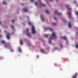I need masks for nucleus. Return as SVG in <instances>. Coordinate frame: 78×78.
Segmentation results:
<instances>
[{
    "mask_svg": "<svg viewBox=\"0 0 78 78\" xmlns=\"http://www.w3.org/2000/svg\"><path fill=\"white\" fill-rule=\"evenodd\" d=\"M54 19H55V20H56V17H54Z\"/></svg>",
    "mask_w": 78,
    "mask_h": 78,
    "instance_id": "a878e982",
    "label": "nucleus"
},
{
    "mask_svg": "<svg viewBox=\"0 0 78 78\" xmlns=\"http://www.w3.org/2000/svg\"><path fill=\"white\" fill-rule=\"evenodd\" d=\"M35 5H37V2H35Z\"/></svg>",
    "mask_w": 78,
    "mask_h": 78,
    "instance_id": "b1692460",
    "label": "nucleus"
},
{
    "mask_svg": "<svg viewBox=\"0 0 78 78\" xmlns=\"http://www.w3.org/2000/svg\"><path fill=\"white\" fill-rule=\"evenodd\" d=\"M27 35L28 36H29V37H30V36H31V35H30V34L29 33L27 34Z\"/></svg>",
    "mask_w": 78,
    "mask_h": 78,
    "instance_id": "2eb2a0df",
    "label": "nucleus"
},
{
    "mask_svg": "<svg viewBox=\"0 0 78 78\" xmlns=\"http://www.w3.org/2000/svg\"><path fill=\"white\" fill-rule=\"evenodd\" d=\"M7 38L8 39H9L10 37H9V34L8 33V34L7 35Z\"/></svg>",
    "mask_w": 78,
    "mask_h": 78,
    "instance_id": "20e7f679",
    "label": "nucleus"
},
{
    "mask_svg": "<svg viewBox=\"0 0 78 78\" xmlns=\"http://www.w3.org/2000/svg\"><path fill=\"white\" fill-rule=\"evenodd\" d=\"M20 44L21 45H22L23 44V42H22V40H20Z\"/></svg>",
    "mask_w": 78,
    "mask_h": 78,
    "instance_id": "9d476101",
    "label": "nucleus"
},
{
    "mask_svg": "<svg viewBox=\"0 0 78 78\" xmlns=\"http://www.w3.org/2000/svg\"><path fill=\"white\" fill-rule=\"evenodd\" d=\"M14 22V20H12V23H13Z\"/></svg>",
    "mask_w": 78,
    "mask_h": 78,
    "instance_id": "bb28decb",
    "label": "nucleus"
},
{
    "mask_svg": "<svg viewBox=\"0 0 78 78\" xmlns=\"http://www.w3.org/2000/svg\"><path fill=\"white\" fill-rule=\"evenodd\" d=\"M48 36V35H45V36L46 37H47Z\"/></svg>",
    "mask_w": 78,
    "mask_h": 78,
    "instance_id": "393cba45",
    "label": "nucleus"
},
{
    "mask_svg": "<svg viewBox=\"0 0 78 78\" xmlns=\"http://www.w3.org/2000/svg\"><path fill=\"white\" fill-rule=\"evenodd\" d=\"M49 0V1H51V0Z\"/></svg>",
    "mask_w": 78,
    "mask_h": 78,
    "instance_id": "ea45409f",
    "label": "nucleus"
},
{
    "mask_svg": "<svg viewBox=\"0 0 78 78\" xmlns=\"http://www.w3.org/2000/svg\"><path fill=\"white\" fill-rule=\"evenodd\" d=\"M1 24H2V22L1 21H0V25Z\"/></svg>",
    "mask_w": 78,
    "mask_h": 78,
    "instance_id": "7c9ffc66",
    "label": "nucleus"
},
{
    "mask_svg": "<svg viewBox=\"0 0 78 78\" xmlns=\"http://www.w3.org/2000/svg\"><path fill=\"white\" fill-rule=\"evenodd\" d=\"M28 23L29 25H32V23H31L30 21H28Z\"/></svg>",
    "mask_w": 78,
    "mask_h": 78,
    "instance_id": "9b49d317",
    "label": "nucleus"
},
{
    "mask_svg": "<svg viewBox=\"0 0 78 78\" xmlns=\"http://www.w3.org/2000/svg\"><path fill=\"white\" fill-rule=\"evenodd\" d=\"M2 43L3 44H5V41H4L2 40Z\"/></svg>",
    "mask_w": 78,
    "mask_h": 78,
    "instance_id": "a211bd4d",
    "label": "nucleus"
},
{
    "mask_svg": "<svg viewBox=\"0 0 78 78\" xmlns=\"http://www.w3.org/2000/svg\"><path fill=\"white\" fill-rule=\"evenodd\" d=\"M23 11H25V12H27L28 10L25 9H24Z\"/></svg>",
    "mask_w": 78,
    "mask_h": 78,
    "instance_id": "dca6fc26",
    "label": "nucleus"
},
{
    "mask_svg": "<svg viewBox=\"0 0 78 78\" xmlns=\"http://www.w3.org/2000/svg\"><path fill=\"white\" fill-rule=\"evenodd\" d=\"M4 46H5V47H6V45L5 44V45H4Z\"/></svg>",
    "mask_w": 78,
    "mask_h": 78,
    "instance_id": "e433bc0d",
    "label": "nucleus"
},
{
    "mask_svg": "<svg viewBox=\"0 0 78 78\" xmlns=\"http://www.w3.org/2000/svg\"><path fill=\"white\" fill-rule=\"evenodd\" d=\"M66 8H68V9H69V10H72V9H71V8H69V5H66Z\"/></svg>",
    "mask_w": 78,
    "mask_h": 78,
    "instance_id": "39448f33",
    "label": "nucleus"
},
{
    "mask_svg": "<svg viewBox=\"0 0 78 78\" xmlns=\"http://www.w3.org/2000/svg\"><path fill=\"white\" fill-rule=\"evenodd\" d=\"M52 25H54V26L56 25H57V23H52Z\"/></svg>",
    "mask_w": 78,
    "mask_h": 78,
    "instance_id": "ddd939ff",
    "label": "nucleus"
},
{
    "mask_svg": "<svg viewBox=\"0 0 78 78\" xmlns=\"http://www.w3.org/2000/svg\"><path fill=\"white\" fill-rule=\"evenodd\" d=\"M75 13L77 15V16H78V12H76Z\"/></svg>",
    "mask_w": 78,
    "mask_h": 78,
    "instance_id": "412c9836",
    "label": "nucleus"
},
{
    "mask_svg": "<svg viewBox=\"0 0 78 78\" xmlns=\"http://www.w3.org/2000/svg\"><path fill=\"white\" fill-rule=\"evenodd\" d=\"M78 75L77 73L75 74V75L73 76V78H76V76Z\"/></svg>",
    "mask_w": 78,
    "mask_h": 78,
    "instance_id": "423d86ee",
    "label": "nucleus"
},
{
    "mask_svg": "<svg viewBox=\"0 0 78 78\" xmlns=\"http://www.w3.org/2000/svg\"><path fill=\"white\" fill-rule=\"evenodd\" d=\"M31 30L33 34H35V33H36V29H35V27L34 26L32 25V28Z\"/></svg>",
    "mask_w": 78,
    "mask_h": 78,
    "instance_id": "f03ea898",
    "label": "nucleus"
},
{
    "mask_svg": "<svg viewBox=\"0 0 78 78\" xmlns=\"http://www.w3.org/2000/svg\"><path fill=\"white\" fill-rule=\"evenodd\" d=\"M18 50H19V52H22V50H21V49H20V47L19 48Z\"/></svg>",
    "mask_w": 78,
    "mask_h": 78,
    "instance_id": "1a4fd4ad",
    "label": "nucleus"
},
{
    "mask_svg": "<svg viewBox=\"0 0 78 78\" xmlns=\"http://www.w3.org/2000/svg\"><path fill=\"white\" fill-rule=\"evenodd\" d=\"M37 58H39V56L37 55Z\"/></svg>",
    "mask_w": 78,
    "mask_h": 78,
    "instance_id": "72a5a7b5",
    "label": "nucleus"
},
{
    "mask_svg": "<svg viewBox=\"0 0 78 78\" xmlns=\"http://www.w3.org/2000/svg\"><path fill=\"white\" fill-rule=\"evenodd\" d=\"M26 31H28V29H27L26 30Z\"/></svg>",
    "mask_w": 78,
    "mask_h": 78,
    "instance_id": "c85d7f7f",
    "label": "nucleus"
},
{
    "mask_svg": "<svg viewBox=\"0 0 78 78\" xmlns=\"http://www.w3.org/2000/svg\"><path fill=\"white\" fill-rule=\"evenodd\" d=\"M41 52H44L45 53V51H44V49H41Z\"/></svg>",
    "mask_w": 78,
    "mask_h": 78,
    "instance_id": "f8f14e48",
    "label": "nucleus"
},
{
    "mask_svg": "<svg viewBox=\"0 0 78 78\" xmlns=\"http://www.w3.org/2000/svg\"><path fill=\"white\" fill-rule=\"evenodd\" d=\"M14 51V50L13 49H11V51Z\"/></svg>",
    "mask_w": 78,
    "mask_h": 78,
    "instance_id": "c756f323",
    "label": "nucleus"
},
{
    "mask_svg": "<svg viewBox=\"0 0 78 78\" xmlns=\"http://www.w3.org/2000/svg\"><path fill=\"white\" fill-rule=\"evenodd\" d=\"M34 0H30L31 2H33V1H34Z\"/></svg>",
    "mask_w": 78,
    "mask_h": 78,
    "instance_id": "cd10ccee",
    "label": "nucleus"
},
{
    "mask_svg": "<svg viewBox=\"0 0 78 78\" xmlns=\"http://www.w3.org/2000/svg\"><path fill=\"white\" fill-rule=\"evenodd\" d=\"M5 33H6V30H5Z\"/></svg>",
    "mask_w": 78,
    "mask_h": 78,
    "instance_id": "4c0bfd02",
    "label": "nucleus"
},
{
    "mask_svg": "<svg viewBox=\"0 0 78 78\" xmlns=\"http://www.w3.org/2000/svg\"><path fill=\"white\" fill-rule=\"evenodd\" d=\"M45 12L46 13H47V14L49 13V11H48V10H45Z\"/></svg>",
    "mask_w": 78,
    "mask_h": 78,
    "instance_id": "4468645a",
    "label": "nucleus"
},
{
    "mask_svg": "<svg viewBox=\"0 0 78 78\" xmlns=\"http://www.w3.org/2000/svg\"><path fill=\"white\" fill-rule=\"evenodd\" d=\"M2 3L3 5H6V2L5 1L3 2Z\"/></svg>",
    "mask_w": 78,
    "mask_h": 78,
    "instance_id": "f3484780",
    "label": "nucleus"
},
{
    "mask_svg": "<svg viewBox=\"0 0 78 78\" xmlns=\"http://www.w3.org/2000/svg\"><path fill=\"white\" fill-rule=\"evenodd\" d=\"M75 3H76V1H74Z\"/></svg>",
    "mask_w": 78,
    "mask_h": 78,
    "instance_id": "58836bf2",
    "label": "nucleus"
},
{
    "mask_svg": "<svg viewBox=\"0 0 78 78\" xmlns=\"http://www.w3.org/2000/svg\"><path fill=\"white\" fill-rule=\"evenodd\" d=\"M49 30H50V31H53V29H51L50 28H49Z\"/></svg>",
    "mask_w": 78,
    "mask_h": 78,
    "instance_id": "aec40b11",
    "label": "nucleus"
},
{
    "mask_svg": "<svg viewBox=\"0 0 78 78\" xmlns=\"http://www.w3.org/2000/svg\"><path fill=\"white\" fill-rule=\"evenodd\" d=\"M62 38L63 39H65V41H67V38H66V37H62Z\"/></svg>",
    "mask_w": 78,
    "mask_h": 78,
    "instance_id": "0eeeda50",
    "label": "nucleus"
},
{
    "mask_svg": "<svg viewBox=\"0 0 78 78\" xmlns=\"http://www.w3.org/2000/svg\"><path fill=\"white\" fill-rule=\"evenodd\" d=\"M56 1H58V0H56Z\"/></svg>",
    "mask_w": 78,
    "mask_h": 78,
    "instance_id": "a19ab883",
    "label": "nucleus"
},
{
    "mask_svg": "<svg viewBox=\"0 0 78 78\" xmlns=\"http://www.w3.org/2000/svg\"><path fill=\"white\" fill-rule=\"evenodd\" d=\"M68 26L69 28H71V23H69L68 24Z\"/></svg>",
    "mask_w": 78,
    "mask_h": 78,
    "instance_id": "6e6552de",
    "label": "nucleus"
},
{
    "mask_svg": "<svg viewBox=\"0 0 78 78\" xmlns=\"http://www.w3.org/2000/svg\"><path fill=\"white\" fill-rule=\"evenodd\" d=\"M2 35H0V38L2 37Z\"/></svg>",
    "mask_w": 78,
    "mask_h": 78,
    "instance_id": "f704fd0d",
    "label": "nucleus"
},
{
    "mask_svg": "<svg viewBox=\"0 0 78 78\" xmlns=\"http://www.w3.org/2000/svg\"><path fill=\"white\" fill-rule=\"evenodd\" d=\"M68 15L69 16H71V13H70V12H69L68 13Z\"/></svg>",
    "mask_w": 78,
    "mask_h": 78,
    "instance_id": "6ab92c4d",
    "label": "nucleus"
},
{
    "mask_svg": "<svg viewBox=\"0 0 78 78\" xmlns=\"http://www.w3.org/2000/svg\"><path fill=\"white\" fill-rule=\"evenodd\" d=\"M60 47H62V44H61V45H60Z\"/></svg>",
    "mask_w": 78,
    "mask_h": 78,
    "instance_id": "2f4dec72",
    "label": "nucleus"
},
{
    "mask_svg": "<svg viewBox=\"0 0 78 78\" xmlns=\"http://www.w3.org/2000/svg\"><path fill=\"white\" fill-rule=\"evenodd\" d=\"M39 2H41V1H40V0H39Z\"/></svg>",
    "mask_w": 78,
    "mask_h": 78,
    "instance_id": "c9c22d12",
    "label": "nucleus"
},
{
    "mask_svg": "<svg viewBox=\"0 0 78 78\" xmlns=\"http://www.w3.org/2000/svg\"><path fill=\"white\" fill-rule=\"evenodd\" d=\"M42 6H45V5L44 4H42Z\"/></svg>",
    "mask_w": 78,
    "mask_h": 78,
    "instance_id": "5701e85b",
    "label": "nucleus"
},
{
    "mask_svg": "<svg viewBox=\"0 0 78 78\" xmlns=\"http://www.w3.org/2000/svg\"><path fill=\"white\" fill-rule=\"evenodd\" d=\"M57 37V36L56 35V34L55 33L53 32L52 35L51 36V37L48 40L49 43V44H51V40L56 39Z\"/></svg>",
    "mask_w": 78,
    "mask_h": 78,
    "instance_id": "f257e3e1",
    "label": "nucleus"
},
{
    "mask_svg": "<svg viewBox=\"0 0 78 78\" xmlns=\"http://www.w3.org/2000/svg\"><path fill=\"white\" fill-rule=\"evenodd\" d=\"M41 19L42 21H44V19H43V18H42L41 17Z\"/></svg>",
    "mask_w": 78,
    "mask_h": 78,
    "instance_id": "4be33fe9",
    "label": "nucleus"
},
{
    "mask_svg": "<svg viewBox=\"0 0 78 78\" xmlns=\"http://www.w3.org/2000/svg\"><path fill=\"white\" fill-rule=\"evenodd\" d=\"M12 29H13L14 28V27L13 26L12 27Z\"/></svg>",
    "mask_w": 78,
    "mask_h": 78,
    "instance_id": "473e14b6",
    "label": "nucleus"
},
{
    "mask_svg": "<svg viewBox=\"0 0 78 78\" xmlns=\"http://www.w3.org/2000/svg\"><path fill=\"white\" fill-rule=\"evenodd\" d=\"M55 14H58V15H61V13L58 12V11L56 10L55 11Z\"/></svg>",
    "mask_w": 78,
    "mask_h": 78,
    "instance_id": "7ed1b4c3",
    "label": "nucleus"
}]
</instances>
